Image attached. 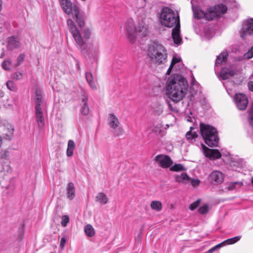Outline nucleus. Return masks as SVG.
<instances>
[{
    "label": "nucleus",
    "mask_w": 253,
    "mask_h": 253,
    "mask_svg": "<svg viewBox=\"0 0 253 253\" xmlns=\"http://www.w3.org/2000/svg\"><path fill=\"white\" fill-rule=\"evenodd\" d=\"M75 21L79 27L81 28V32L79 29L75 22L71 18L67 19V25L75 42L76 47L84 55H93L97 52L94 48L93 43H88L87 41L91 35V31L88 27L83 28L85 21L80 15V8L74 13Z\"/></svg>",
    "instance_id": "1"
},
{
    "label": "nucleus",
    "mask_w": 253,
    "mask_h": 253,
    "mask_svg": "<svg viewBox=\"0 0 253 253\" xmlns=\"http://www.w3.org/2000/svg\"><path fill=\"white\" fill-rule=\"evenodd\" d=\"M175 103L181 100L187 93L188 84L181 74L185 72V67L181 57L175 53Z\"/></svg>",
    "instance_id": "2"
},
{
    "label": "nucleus",
    "mask_w": 253,
    "mask_h": 253,
    "mask_svg": "<svg viewBox=\"0 0 253 253\" xmlns=\"http://www.w3.org/2000/svg\"><path fill=\"white\" fill-rule=\"evenodd\" d=\"M142 11L143 16L138 17L137 28L135 26L134 22L132 18L127 19L125 23V29L127 37L131 43L134 42L137 35L145 37L149 32V19L146 17L145 12Z\"/></svg>",
    "instance_id": "3"
},
{
    "label": "nucleus",
    "mask_w": 253,
    "mask_h": 253,
    "mask_svg": "<svg viewBox=\"0 0 253 253\" xmlns=\"http://www.w3.org/2000/svg\"><path fill=\"white\" fill-rule=\"evenodd\" d=\"M147 55L151 62L155 65L163 64L167 61V49L158 42H152L148 45Z\"/></svg>",
    "instance_id": "4"
},
{
    "label": "nucleus",
    "mask_w": 253,
    "mask_h": 253,
    "mask_svg": "<svg viewBox=\"0 0 253 253\" xmlns=\"http://www.w3.org/2000/svg\"><path fill=\"white\" fill-rule=\"evenodd\" d=\"M173 66L174 55L172 57L170 66L166 74L167 82L164 90L165 95L168 98L166 99V102L171 111H173V108L172 104L170 103V101L174 102V74L172 73Z\"/></svg>",
    "instance_id": "5"
},
{
    "label": "nucleus",
    "mask_w": 253,
    "mask_h": 253,
    "mask_svg": "<svg viewBox=\"0 0 253 253\" xmlns=\"http://www.w3.org/2000/svg\"><path fill=\"white\" fill-rule=\"evenodd\" d=\"M200 131L206 143L210 147L217 146L218 138L216 129L208 125L200 124Z\"/></svg>",
    "instance_id": "6"
},
{
    "label": "nucleus",
    "mask_w": 253,
    "mask_h": 253,
    "mask_svg": "<svg viewBox=\"0 0 253 253\" xmlns=\"http://www.w3.org/2000/svg\"><path fill=\"white\" fill-rule=\"evenodd\" d=\"M161 22L164 26L172 28L174 26V12L169 7L163 8L161 15Z\"/></svg>",
    "instance_id": "7"
},
{
    "label": "nucleus",
    "mask_w": 253,
    "mask_h": 253,
    "mask_svg": "<svg viewBox=\"0 0 253 253\" xmlns=\"http://www.w3.org/2000/svg\"><path fill=\"white\" fill-rule=\"evenodd\" d=\"M226 11L227 7L223 4L210 7L206 12V19L208 20H212L214 18L219 17L222 14L225 13Z\"/></svg>",
    "instance_id": "8"
},
{
    "label": "nucleus",
    "mask_w": 253,
    "mask_h": 253,
    "mask_svg": "<svg viewBox=\"0 0 253 253\" xmlns=\"http://www.w3.org/2000/svg\"><path fill=\"white\" fill-rule=\"evenodd\" d=\"M61 7L63 12L68 15L75 13L80 7L75 3H73L71 0H58Z\"/></svg>",
    "instance_id": "9"
},
{
    "label": "nucleus",
    "mask_w": 253,
    "mask_h": 253,
    "mask_svg": "<svg viewBox=\"0 0 253 253\" xmlns=\"http://www.w3.org/2000/svg\"><path fill=\"white\" fill-rule=\"evenodd\" d=\"M108 124L111 128L115 129L114 134L116 136H120L124 133L122 127H119L120 122L114 114H110L108 118Z\"/></svg>",
    "instance_id": "10"
},
{
    "label": "nucleus",
    "mask_w": 253,
    "mask_h": 253,
    "mask_svg": "<svg viewBox=\"0 0 253 253\" xmlns=\"http://www.w3.org/2000/svg\"><path fill=\"white\" fill-rule=\"evenodd\" d=\"M154 161L159 167L163 169L170 167L173 163L172 159L169 156L164 154L157 155Z\"/></svg>",
    "instance_id": "11"
},
{
    "label": "nucleus",
    "mask_w": 253,
    "mask_h": 253,
    "mask_svg": "<svg viewBox=\"0 0 253 253\" xmlns=\"http://www.w3.org/2000/svg\"><path fill=\"white\" fill-rule=\"evenodd\" d=\"M235 102L238 109L241 110H245L248 104L247 97L243 93H237L234 98Z\"/></svg>",
    "instance_id": "12"
},
{
    "label": "nucleus",
    "mask_w": 253,
    "mask_h": 253,
    "mask_svg": "<svg viewBox=\"0 0 253 253\" xmlns=\"http://www.w3.org/2000/svg\"><path fill=\"white\" fill-rule=\"evenodd\" d=\"M224 178V176L223 173L218 170L212 171L209 177V180L210 182L215 185L222 183Z\"/></svg>",
    "instance_id": "13"
},
{
    "label": "nucleus",
    "mask_w": 253,
    "mask_h": 253,
    "mask_svg": "<svg viewBox=\"0 0 253 253\" xmlns=\"http://www.w3.org/2000/svg\"><path fill=\"white\" fill-rule=\"evenodd\" d=\"M180 25L179 16L177 14L176 17L175 16V44L177 45L182 44V39L180 36Z\"/></svg>",
    "instance_id": "14"
},
{
    "label": "nucleus",
    "mask_w": 253,
    "mask_h": 253,
    "mask_svg": "<svg viewBox=\"0 0 253 253\" xmlns=\"http://www.w3.org/2000/svg\"><path fill=\"white\" fill-rule=\"evenodd\" d=\"M253 34V19L246 21L241 30V36L242 38L248 35Z\"/></svg>",
    "instance_id": "15"
},
{
    "label": "nucleus",
    "mask_w": 253,
    "mask_h": 253,
    "mask_svg": "<svg viewBox=\"0 0 253 253\" xmlns=\"http://www.w3.org/2000/svg\"><path fill=\"white\" fill-rule=\"evenodd\" d=\"M35 117L37 123L38 127L41 129L45 125L44 118L43 116V113L42 110L37 109L35 110Z\"/></svg>",
    "instance_id": "16"
},
{
    "label": "nucleus",
    "mask_w": 253,
    "mask_h": 253,
    "mask_svg": "<svg viewBox=\"0 0 253 253\" xmlns=\"http://www.w3.org/2000/svg\"><path fill=\"white\" fill-rule=\"evenodd\" d=\"M204 154L206 157L209 158L210 160H215L221 157V155L217 149H211L207 148L204 150Z\"/></svg>",
    "instance_id": "17"
},
{
    "label": "nucleus",
    "mask_w": 253,
    "mask_h": 253,
    "mask_svg": "<svg viewBox=\"0 0 253 253\" xmlns=\"http://www.w3.org/2000/svg\"><path fill=\"white\" fill-rule=\"evenodd\" d=\"M20 42L17 38L12 36L8 39L7 47L9 50L18 48L20 47Z\"/></svg>",
    "instance_id": "18"
},
{
    "label": "nucleus",
    "mask_w": 253,
    "mask_h": 253,
    "mask_svg": "<svg viewBox=\"0 0 253 253\" xmlns=\"http://www.w3.org/2000/svg\"><path fill=\"white\" fill-rule=\"evenodd\" d=\"M235 75V71L228 68H222L219 76V80H225Z\"/></svg>",
    "instance_id": "19"
},
{
    "label": "nucleus",
    "mask_w": 253,
    "mask_h": 253,
    "mask_svg": "<svg viewBox=\"0 0 253 253\" xmlns=\"http://www.w3.org/2000/svg\"><path fill=\"white\" fill-rule=\"evenodd\" d=\"M67 197L70 200H73L75 197V188L72 182H69L67 185Z\"/></svg>",
    "instance_id": "20"
},
{
    "label": "nucleus",
    "mask_w": 253,
    "mask_h": 253,
    "mask_svg": "<svg viewBox=\"0 0 253 253\" xmlns=\"http://www.w3.org/2000/svg\"><path fill=\"white\" fill-rule=\"evenodd\" d=\"M190 180L188 174L183 172L180 174H175V181L182 183H186Z\"/></svg>",
    "instance_id": "21"
},
{
    "label": "nucleus",
    "mask_w": 253,
    "mask_h": 253,
    "mask_svg": "<svg viewBox=\"0 0 253 253\" xmlns=\"http://www.w3.org/2000/svg\"><path fill=\"white\" fill-rule=\"evenodd\" d=\"M153 132L157 136L163 137L166 134V131L163 129V125L162 124H158L155 126L153 129Z\"/></svg>",
    "instance_id": "22"
},
{
    "label": "nucleus",
    "mask_w": 253,
    "mask_h": 253,
    "mask_svg": "<svg viewBox=\"0 0 253 253\" xmlns=\"http://www.w3.org/2000/svg\"><path fill=\"white\" fill-rule=\"evenodd\" d=\"M228 53L226 51L222 52L217 57L215 61V68H217L223 62H225L227 59Z\"/></svg>",
    "instance_id": "23"
},
{
    "label": "nucleus",
    "mask_w": 253,
    "mask_h": 253,
    "mask_svg": "<svg viewBox=\"0 0 253 253\" xmlns=\"http://www.w3.org/2000/svg\"><path fill=\"white\" fill-rule=\"evenodd\" d=\"M82 101L84 104L81 109V113L84 115H86L89 113V108L87 104V97L85 94H83Z\"/></svg>",
    "instance_id": "24"
},
{
    "label": "nucleus",
    "mask_w": 253,
    "mask_h": 253,
    "mask_svg": "<svg viewBox=\"0 0 253 253\" xmlns=\"http://www.w3.org/2000/svg\"><path fill=\"white\" fill-rule=\"evenodd\" d=\"M14 128L12 126L5 127L4 130V138L7 140H11L13 137Z\"/></svg>",
    "instance_id": "25"
},
{
    "label": "nucleus",
    "mask_w": 253,
    "mask_h": 253,
    "mask_svg": "<svg viewBox=\"0 0 253 253\" xmlns=\"http://www.w3.org/2000/svg\"><path fill=\"white\" fill-rule=\"evenodd\" d=\"M193 11L195 18L197 19L206 18V12L201 9L193 7Z\"/></svg>",
    "instance_id": "26"
},
{
    "label": "nucleus",
    "mask_w": 253,
    "mask_h": 253,
    "mask_svg": "<svg viewBox=\"0 0 253 253\" xmlns=\"http://www.w3.org/2000/svg\"><path fill=\"white\" fill-rule=\"evenodd\" d=\"M85 78L90 87L94 90H96L97 87L95 85L94 82H93L91 73L89 72L86 73Z\"/></svg>",
    "instance_id": "27"
},
{
    "label": "nucleus",
    "mask_w": 253,
    "mask_h": 253,
    "mask_svg": "<svg viewBox=\"0 0 253 253\" xmlns=\"http://www.w3.org/2000/svg\"><path fill=\"white\" fill-rule=\"evenodd\" d=\"M96 199L97 202L102 204H106L108 201V198L106 195L102 192L97 195Z\"/></svg>",
    "instance_id": "28"
},
{
    "label": "nucleus",
    "mask_w": 253,
    "mask_h": 253,
    "mask_svg": "<svg viewBox=\"0 0 253 253\" xmlns=\"http://www.w3.org/2000/svg\"><path fill=\"white\" fill-rule=\"evenodd\" d=\"M75 148V144L74 142L72 140H69L68 142V147L66 151L67 156L68 157H71L73 154V151Z\"/></svg>",
    "instance_id": "29"
},
{
    "label": "nucleus",
    "mask_w": 253,
    "mask_h": 253,
    "mask_svg": "<svg viewBox=\"0 0 253 253\" xmlns=\"http://www.w3.org/2000/svg\"><path fill=\"white\" fill-rule=\"evenodd\" d=\"M150 207L156 211H160L162 209V203L159 201H153L150 204Z\"/></svg>",
    "instance_id": "30"
},
{
    "label": "nucleus",
    "mask_w": 253,
    "mask_h": 253,
    "mask_svg": "<svg viewBox=\"0 0 253 253\" xmlns=\"http://www.w3.org/2000/svg\"><path fill=\"white\" fill-rule=\"evenodd\" d=\"M243 185V182L242 181H235L231 182L229 183V185L228 186V190H233L238 187H241Z\"/></svg>",
    "instance_id": "31"
},
{
    "label": "nucleus",
    "mask_w": 253,
    "mask_h": 253,
    "mask_svg": "<svg viewBox=\"0 0 253 253\" xmlns=\"http://www.w3.org/2000/svg\"><path fill=\"white\" fill-rule=\"evenodd\" d=\"M84 231L85 234L88 237H92L95 234L94 228L90 224H87L84 227Z\"/></svg>",
    "instance_id": "32"
},
{
    "label": "nucleus",
    "mask_w": 253,
    "mask_h": 253,
    "mask_svg": "<svg viewBox=\"0 0 253 253\" xmlns=\"http://www.w3.org/2000/svg\"><path fill=\"white\" fill-rule=\"evenodd\" d=\"M43 102L42 96L40 94H37L36 95L35 99V110L39 109L40 110L42 109L41 108V105Z\"/></svg>",
    "instance_id": "33"
},
{
    "label": "nucleus",
    "mask_w": 253,
    "mask_h": 253,
    "mask_svg": "<svg viewBox=\"0 0 253 253\" xmlns=\"http://www.w3.org/2000/svg\"><path fill=\"white\" fill-rule=\"evenodd\" d=\"M1 66L4 70L9 71L11 69L12 65L10 60L7 59L3 61Z\"/></svg>",
    "instance_id": "34"
},
{
    "label": "nucleus",
    "mask_w": 253,
    "mask_h": 253,
    "mask_svg": "<svg viewBox=\"0 0 253 253\" xmlns=\"http://www.w3.org/2000/svg\"><path fill=\"white\" fill-rule=\"evenodd\" d=\"M193 128V126H190V130L186 133V137L188 139H194L198 136V134L196 132H192Z\"/></svg>",
    "instance_id": "35"
},
{
    "label": "nucleus",
    "mask_w": 253,
    "mask_h": 253,
    "mask_svg": "<svg viewBox=\"0 0 253 253\" xmlns=\"http://www.w3.org/2000/svg\"><path fill=\"white\" fill-rule=\"evenodd\" d=\"M241 238V236H236L233 238H229L225 240L224 242H225L226 245L233 244L239 241L240 240Z\"/></svg>",
    "instance_id": "36"
},
{
    "label": "nucleus",
    "mask_w": 253,
    "mask_h": 253,
    "mask_svg": "<svg viewBox=\"0 0 253 253\" xmlns=\"http://www.w3.org/2000/svg\"><path fill=\"white\" fill-rule=\"evenodd\" d=\"M248 119L250 125L253 126V103L252 104L251 108L249 113Z\"/></svg>",
    "instance_id": "37"
},
{
    "label": "nucleus",
    "mask_w": 253,
    "mask_h": 253,
    "mask_svg": "<svg viewBox=\"0 0 253 253\" xmlns=\"http://www.w3.org/2000/svg\"><path fill=\"white\" fill-rule=\"evenodd\" d=\"M6 86L7 88L11 91H15L16 90V84L11 81H8L6 82Z\"/></svg>",
    "instance_id": "38"
},
{
    "label": "nucleus",
    "mask_w": 253,
    "mask_h": 253,
    "mask_svg": "<svg viewBox=\"0 0 253 253\" xmlns=\"http://www.w3.org/2000/svg\"><path fill=\"white\" fill-rule=\"evenodd\" d=\"M25 58L24 54H20L17 58L16 63L14 65L15 67L19 66L23 61Z\"/></svg>",
    "instance_id": "39"
},
{
    "label": "nucleus",
    "mask_w": 253,
    "mask_h": 253,
    "mask_svg": "<svg viewBox=\"0 0 253 253\" xmlns=\"http://www.w3.org/2000/svg\"><path fill=\"white\" fill-rule=\"evenodd\" d=\"M69 222V217L67 215H63L61 217V225L65 227L67 225V224Z\"/></svg>",
    "instance_id": "40"
},
{
    "label": "nucleus",
    "mask_w": 253,
    "mask_h": 253,
    "mask_svg": "<svg viewBox=\"0 0 253 253\" xmlns=\"http://www.w3.org/2000/svg\"><path fill=\"white\" fill-rule=\"evenodd\" d=\"M209 206L208 205H205L201 207L199 209L198 211L200 213L202 214H206L209 212Z\"/></svg>",
    "instance_id": "41"
},
{
    "label": "nucleus",
    "mask_w": 253,
    "mask_h": 253,
    "mask_svg": "<svg viewBox=\"0 0 253 253\" xmlns=\"http://www.w3.org/2000/svg\"><path fill=\"white\" fill-rule=\"evenodd\" d=\"M201 200L200 199L197 200L196 201L190 204L189 206V209L191 211H193L196 209L200 205Z\"/></svg>",
    "instance_id": "42"
},
{
    "label": "nucleus",
    "mask_w": 253,
    "mask_h": 253,
    "mask_svg": "<svg viewBox=\"0 0 253 253\" xmlns=\"http://www.w3.org/2000/svg\"><path fill=\"white\" fill-rule=\"evenodd\" d=\"M186 169L181 164H175V172L185 171Z\"/></svg>",
    "instance_id": "43"
},
{
    "label": "nucleus",
    "mask_w": 253,
    "mask_h": 253,
    "mask_svg": "<svg viewBox=\"0 0 253 253\" xmlns=\"http://www.w3.org/2000/svg\"><path fill=\"white\" fill-rule=\"evenodd\" d=\"M253 57V46L250 50L244 54V57L246 59H250Z\"/></svg>",
    "instance_id": "44"
},
{
    "label": "nucleus",
    "mask_w": 253,
    "mask_h": 253,
    "mask_svg": "<svg viewBox=\"0 0 253 253\" xmlns=\"http://www.w3.org/2000/svg\"><path fill=\"white\" fill-rule=\"evenodd\" d=\"M22 77V73H21V72H16L12 76L13 78L16 80H19L21 79Z\"/></svg>",
    "instance_id": "45"
},
{
    "label": "nucleus",
    "mask_w": 253,
    "mask_h": 253,
    "mask_svg": "<svg viewBox=\"0 0 253 253\" xmlns=\"http://www.w3.org/2000/svg\"><path fill=\"white\" fill-rule=\"evenodd\" d=\"M200 180L197 179H193L191 181V183L193 187L198 186L200 184Z\"/></svg>",
    "instance_id": "46"
},
{
    "label": "nucleus",
    "mask_w": 253,
    "mask_h": 253,
    "mask_svg": "<svg viewBox=\"0 0 253 253\" xmlns=\"http://www.w3.org/2000/svg\"><path fill=\"white\" fill-rule=\"evenodd\" d=\"M66 241H67V240L64 237H63L61 238L60 243V246L61 249H62V250L64 249Z\"/></svg>",
    "instance_id": "47"
},
{
    "label": "nucleus",
    "mask_w": 253,
    "mask_h": 253,
    "mask_svg": "<svg viewBox=\"0 0 253 253\" xmlns=\"http://www.w3.org/2000/svg\"><path fill=\"white\" fill-rule=\"evenodd\" d=\"M248 87L250 90L253 91V81H251L249 83Z\"/></svg>",
    "instance_id": "48"
},
{
    "label": "nucleus",
    "mask_w": 253,
    "mask_h": 253,
    "mask_svg": "<svg viewBox=\"0 0 253 253\" xmlns=\"http://www.w3.org/2000/svg\"><path fill=\"white\" fill-rule=\"evenodd\" d=\"M225 245H226L225 242H224V241H223L222 243H221L220 244H218V245H216L214 247H216V249L217 248H220L223 247Z\"/></svg>",
    "instance_id": "49"
},
{
    "label": "nucleus",
    "mask_w": 253,
    "mask_h": 253,
    "mask_svg": "<svg viewBox=\"0 0 253 253\" xmlns=\"http://www.w3.org/2000/svg\"><path fill=\"white\" fill-rule=\"evenodd\" d=\"M216 250V247H213L208 251V253H212Z\"/></svg>",
    "instance_id": "50"
},
{
    "label": "nucleus",
    "mask_w": 253,
    "mask_h": 253,
    "mask_svg": "<svg viewBox=\"0 0 253 253\" xmlns=\"http://www.w3.org/2000/svg\"><path fill=\"white\" fill-rule=\"evenodd\" d=\"M169 126H172V124H170V125H166L165 127H163V129L164 130H165V131H166V130H167L169 127Z\"/></svg>",
    "instance_id": "51"
},
{
    "label": "nucleus",
    "mask_w": 253,
    "mask_h": 253,
    "mask_svg": "<svg viewBox=\"0 0 253 253\" xmlns=\"http://www.w3.org/2000/svg\"><path fill=\"white\" fill-rule=\"evenodd\" d=\"M4 92L2 90H0V98L3 97L4 96Z\"/></svg>",
    "instance_id": "52"
},
{
    "label": "nucleus",
    "mask_w": 253,
    "mask_h": 253,
    "mask_svg": "<svg viewBox=\"0 0 253 253\" xmlns=\"http://www.w3.org/2000/svg\"><path fill=\"white\" fill-rule=\"evenodd\" d=\"M171 38L174 40V28L171 29Z\"/></svg>",
    "instance_id": "53"
},
{
    "label": "nucleus",
    "mask_w": 253,
    "mask_h": 253,
    "mask_svg": "<svg viewBox=\"0 0 253 253\" xmlns=\"http://www.w3.org/2000/svg\"><path fill=\"white\" fill-rule=\"evenodd\" d=\"M187 121L188 122H192V118L191 117H189V118L187 119Z\"/></svg>",
    "instance_id": "54"
},
{
    "label": "nucleus",
    "mask_w": 253,
    "mask_h": 253,
    "mask_svg": "<svg viewBox=\"0 0 253 253\" xmlns=\"http://www.w3.org/2000/svg\"><path fill=\"white\" fill-rule=\"evenodd\" d=\"M1 5H2V0H0V11L1 10Z\"/></svg>",
    "instance_id": "55"
},
{
    "label": "nucleus",
    "mask_w": 253,
    "mask_h": 253,
    "mask_svg": "<svg viewBox=\"0 0 253 253\" xmlns=\"http://www.w3.org/2000/svg\"><path fill=\"white\" fill-rule=\"evenodd\" d=\"M170 170L171 171H174V166H172L170 168Z\"/></svg>",
    "instance_id": "56"
},
{
    "label": "nucleus",
    "mask_w": 253,
    "mask_h": 253,
    "mask_svg": "<svg viewBox=\"0 0 253 253\" xmlns=\"http://www.w3.org/2000/svg\"><path fill=\"white\" fill-rule=\"evenodd\" d=\"M3 56H4V54H3V53H2L1 54V55L0 56V58H3Z\"/></svg>",
    "instance_id": "57"
},
{
    "label": "nucleus",
    "mask_w": 253,
    "mask_h": 253,
    "mask_svg": "<svg viewBox=\"0 0 253 253\" xmlns=\"http://www.w3.org/2000/svg\"><path fill=\"white\" fill-rule=\"evenodd\" d=\"M251 182H252V184L253 185V177L252 178Z\"/></svg>",
    "instance_id": "58"
},
{
    "label": "nucleus",
    "mask_w": 253,
    "mask_h": 253,
    "mask_svg": "<svg viewBox=\"0 0 253 253\" xmlns=\"http://www.w3.org/2000/svg\"><path fill=\"white\" fill-rule=\"evenodd\" d=\"M77 65L78 66V69H79V64L78 62L77 63Z\"/></svg>",
    "instance_id": "59"
},
{
    "label": "nucleus",
    "mask_w": 253,
    "mask_h": 253,
    "mask_svg": "<svg viewBox=\"0 0 253 253\" xmlns=\"http://www.w3.org/2000/svg\"><path fill=\"white\" fill-rule=\"evenodd\" d=\"M82 1H85L86 0H82Z\"/></svg>",
    "instance_id": "60"
}]
</instances>
